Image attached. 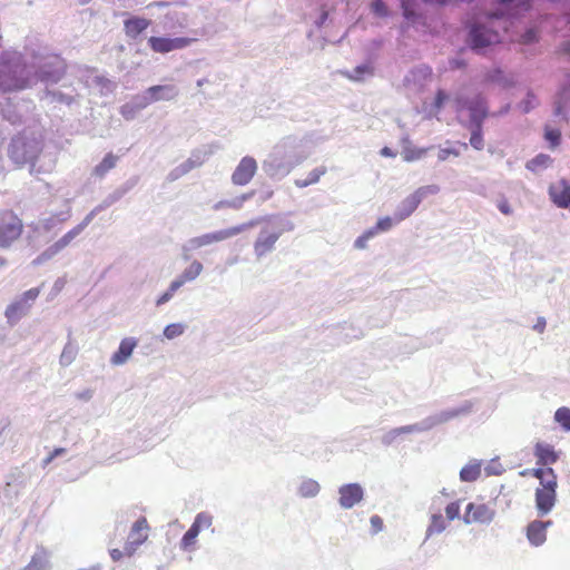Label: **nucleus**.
<instances>
[{
	"label": "nucleus",
	"instance_id": "1",
	"mask_svg": "<svg viewBox=\"0 0 570 570\" xmlns=\"http://www.w3.org/2000/svg\"><path fill=\"white\" fill-rule=\"evenodd\" d=\"M29 87L27 66L19 52H6L0 58V90L3 92L23 90Z\"/></svg>",
	"mask_w": 570,
	"mask_h": 570
},
{
	"label": "nucleus",
	"instance_id": "2",
	"mask_svg": "<svg viewBox=\"0 0 570 570\" xmlns=\"http://www.w3.org/2000/svg\"><path fill=\"white\" fill-rule=\"evenodd\" d=\"M41 151V144L33 137L19 134L14 136L8 147V156L18 165L36 159Z\"/></svg>",
	"mask_w": 570,
	"mask_h": 570
},
{
	"label": "nucleus",
	"instance_id": "3",
	"mask_svg": "<svg viewBox=\"0 0 570 570\" xmlns=\"http://www.w3.org/2000/svg\"><path fill=\"white\" fill-rule=\"evenodd\" d=\"M22 219L11 209L0 210V248H10L23 233Z\"/></svg>",
	"mask_w": 570,
	"mask_h": 570
},
{
	"label": "nucleus",
	"instance_id": "4",
	"mask_svg": "<svg viewBox=\"0 0 570 570\" xmlns=\"http://www.w3.org/2000/svg\"><path fill=\"white\" fill-rule=\"evenodd\" d=\"M558 480L547 481L535 490V508L540 517L547 515L557 502Z\"/></svg>",
	"mask_w": 570,
	"mask_h": 570
},
{
	"label": "nucleus",
	"instance_id": "5",
	"mask_svg": "<svg viewBox=\"0 0 570 570\" xmlns=\"http://www.w3.org/2000/svg\"><path fill=\"white\" fill-rule=\"evenodd\" d=\"M257 223H258L257 220H250V222L239 225V226H234V227L217 230L214 233L204 234L202 236L194 238L193 245L195 247H203V246L210 245L213 243L225 240L229 237H233V236L242 233L243 230H245L247 228H252V227L256 226Z\"/></svg>",
	"mask_w": 570,
	"mask_h": 570
},
{
	"label": "nucleus",
	"instance_id": "6",
	"mask_svg": "<svg viewBox=\"0 0 570 570\" xmlns=\"http://www.w3.org/2000/svg\"><path fill=\"white\" fill-rule=\"evenodd\" d=\"M193 39L187 37L167 38V37H150L148 39L149 48L157 53H168L174 50H180L188 47Z\"/></svg>",
	"mask_w": 570,
	"mask_h": 570
},
{
	"label": "nucleus",
	"instance_id": "7",
	"mask_svg": "<svg viewBox=\"0 0 570 570\" xmlns=\"http://www.w3.org/2000/svg\"><path fill=\"white\" fill-rule=\"evenodd\" d=\"M149 524L145 517L139 518L131 527L128 541L125 544L127 556H132L137 548L148 539Z\"/></svg>",
	"mask_w": 570,
	"mask_h": 570
},
{
	"label": "nucleus",
	"instance_id": "8",
	"mask_svg": "<svg viewBox=\"0 0 570 570\" xmlns=\"http://www.w3.org/2000/svg\"><path fill=\"white\" fill-rule=\"evenodd\" d=\"M495 515L493 509L485 503L470 502L466 505L463 521L470 523H490Z\"/></svg>",
	"mask_w": 570,
	"mask_h": 570
},
{
	"label": "nucleus",
	"instance_id": "9",
	"mask_svg": "<svg viewBox=\"0 0 570 570\" xmlns=\"http://www.w3.org/2000/svg\"><path fill=\"white\" fill-rule=\"evenodd\" d=\"M257 170V163L253 157L246 156L240 159L232 175V181L235 185L244 186L248 184Z\"/></svg>",
	"mask_w": 570,
	"mask_h": 570
},
{
	"label": "nucleus",
	"instance_id": "10",
	"mask_svg": "<svg viewBox=\"0 0 570 570\" xmlns=\"http://www.w3.org/2000/svg\"><path fill=\"white\" fill-rule=\"evenodd\" d=\"M471 45L473 49H481L500 42L498 31L485 30L483 27L474 26L470 31Z\"/></svg>",
	"mask_w": 570,
	"mask_h": 570
},
{
	"label": "nucleus",
	"instance_id": "11",
	"mask_svg": "<svg viewBox=\"0 0 570 570\" xmlns=\"http://www.w3.org/2000/svg\"><path fill=\"white\" fill-rule=\"evenodd\" d=\"M553 522L551 520L548 521H541V520H533L531 521L527 527V538L529 542L534 546L539 547L542 546L547 540V529L551 527Z\"/></svg>",
	"mask_w": 570,
	"mask_h": 570
},
{
	"label": "nucleus",
	"instance_id": "12",
	"mask_svg": "<svg viewBox=\"0 0 570 570\" xmlns=\"http://www.w3.org/2000/svg\"><path fill=\"white\" fill-rule=\"evenodd\" d=\"M471 118L476 121L475 128L471 132L470 145L481 150L484 147L483 134H482V120L487 117V110L483 106L481 108L470 107Z\"/></svg>",
	"mask_w": 570,
	"mask_h": 570
},
{
	"label": "nucleus",
	"instance_id": "13",
	"mask_svg": "<svg viewBox=\"0 0 570 570\" xmlns=\"http://www.w3.org/2000/svg\"><path fill=\"white\" fill-rule=\"evenodd\" d=\"M340 504L344 509H351L363 499V489L357 483L345 484L340 488Z\"/></svg>",
	"mask_w": 570,
	"mask_h": 570
},
{
	"label": "nucleus",
	"instance_id": "14",
	"mask_svg": "<svg viewBox=\"0 0 570 570\" xmlns=\"http://www.w3.org/2000/svg\"><path fill=\"white\" fill-rule=\"evenodd\" d=\"M549 195L552 202L561 208L570 206V184L559 180L549 187Z\"/></svg>",
	"mask_w": 570,
	"mask_h": 570
},
{
	"label": "nucleus",
	"instance_id": "15",
	"mask_svg": "<svg viewBox=\"0 0 570 570\" xmlns=\"http://www.w3.org/2000/svg\"><path fill=\"white\" fill-rule=\"evenodd\" d=\"M279 236H281L279 230L271 232L267 229H263L254 245V250H255L256 255L264 256L267 253H269L274 248V245L277 242V239L279 238Z\"/></svg>",
	"mask_w": 570,
	"mask_h": 570
},
{
	"label": "nucleus",
	"instance_id": "16",
	"mask_svg": "<svg viewBox=\"0 0 570 570\" xmlns=\"http://www.w3.org/2000/svg\"><path fill=\"white\" fill-rule=\"evenodd\" d=\"M534 455L537 463L543 466L553 464L559 459V454L554 451L553 446L543 442H538L534 445Z\"/></svg>",
	"mask_w": 570,
	"mask_h": 570
},
{
	"label": "nucleus",
	"instance_id": "17",
	"mask_svg": "<svg viewBox=\"0 0 570 570\" xmlns=\"http://www.w3.org/2000/svg\"><path fill=\"white\" fill-rule=\"evenodd\" d=\"M150 26V20L142 17H130L124 21L125 35L130 39H136Z\"/></svg>",
	"mask_w": 570,
	"mask_h": 570
},
{
	"label": "nucleus",
	"instance_id": "18",
	"mask_svg": "<svg viewBox=\"0 0 570 570\" xmlns=\"http://www.w3.org/2000/svg\"><path fill=\"white\" fill-rule=\"evenodd\" d=\"M421 203V196L419 191L410 195L407 198L404 199L401 209L396 213L395 217L397 222H401L409 217L419 206Z\"/></svg>",
	"mask_w": 570,
	"mask_h": 570
},
{
	"label": "nucleus",
	"instance_id": "19",
	"mask_svg": "<svg viewBox=\"0 0 570 570\" xmlns=\"http://www.w3.org/2000/svg\"><path fill=\"white\" fill-rule=\"evenodd\" d=\"M118 157L114 154H107L104 159L94 168L92 174L102 178L109 170L116 167Z\"/></svg>",
	"mask_w": 570,
	"mask_h": 570
},
{
	"label": "nucleus",
	"instance_id": "20",
	"mask_svg": "<svg viewBox=\"0 0 570 570\" xmlns=\"http://www.w3.org/2000/svg\"><path fill=\"white\" fill-rule=\"evenodd\" d=\"M153 100L170 99L176 95L174 86H153L148 89Z\"/></svg>",
	"mask_w": 570,
	"mask_h": 570
},
{
	"label": "nucleus",
	"instance_id": "21",
	"mask_svg": "<svg viewBox=\"0 0 570 570\" xmlns=\"http://www.w3.org/2000/svg\"><path fill=\"white\" fill-rule=\"evenodd\" d=\"M481 475V466L478 463L468 464L460 471V479L464 482H473Z\"/></svg>",
	"mask_w": 570,
	"mask_h": 570
},
{
	"label": "nucleus",
	"instance_id": "22",
	"mask_svg": "<svg viewBox=\"0 0 570 570\" xmlns=\"http://www.w3.org/2000/svg\"><path fill=\"white\" fill-rule=\"evenodd\" d=\"M326 173L325 167H317L313 169L305 179L295 180V185L299 188L307 187L309 185L316 184L320 178Z\"/></svg>",
	"mask_w": 570,
	"mask_h": 570
},
{
	"label": "nucleus",
	"instance_id": "23",
	"mask_svg": "<svg viewBox=\"0 0 570 570\" xmlns=\"http://www.w3.org/2000/svg\"><path fill=\"white\" fill-rule=\"evenodd\" d=\"M298 492L303 498H313L320 492V484L312 479L305 480L301 483Z\"/></svg>",
	"mask_w": 570,
	"mask_h": 570
},
{
	"label": "nucleus",
	"instance_id": "24",
	"mask_svg": "<svg viewBox=\"0 0 570 570\" xmlns=\"http://www.w3.org/2000/svg\"><path fill=\"white\" fill-rule=\"evenodd\" d=\"M446 528V523L444 518L441 514H433L431 518V523L428 527L426 534L428 537L441 533Z\"/></svg>",
	"mask_w": 570,
	"mask_h": 570
},
{
	"label": "nucleus",
	"instance_id": "25",
	"mask_svg": "<svg viewBox=\"0 0 570 570\" xmlns=\"http://www.w3.org/2000/svg\"><path fill=\"white\" fill-rule=\"evenodd\" d=\"M26 313V307L21 302L10 304L6 309V316L10 322L18 321Z\"/></svg>",
	"mask_w": 570,
	"mask_h": 570
},
{
	"label": "nucleus",
	"instance_id": "26",
	"mask_svg": "<svg viewBox=\"0 0 570 570\" xmlns=\"http://www.w3.org/2000/svg\"><path fill=\"white\" fill-rule=\"evenodd\" d=\"M137 346V340L134 337H126L121 341L118 351L114 356H130Z\"/></svg>",
	"mask_w": 570,
	"mask_h": 570
},
{
	"label": "nucleus",
	"instance_id": "27",
	"mask_svg": "<svg viewBox=\"0 0 570 570\" xmlns=\"http://www.w3.org/2000/svg\"><path fill=\"white\" fill-rule=\"evenodd\" d=\"M65 247H66V245L61 242V239H58L55 244H52L50 247H48L43 253H41L39 255V257L37 258V262L41 263V262L52 258Z\"/></svg>",
	"mask_w": 570,
	"mask_h": 570
},
{
	"label": "nucleus",
	"instance_id": "28",
	"mask_svg": "<svg viewBox=\"0 0 570 570\" xmlns=\"http://www.w3.org/2000/svg\"><path fill=\"white\" fill-rule=\"evenodd\" d=\"M554 420L563 430L570 431V409L567 406L559 407L554 413Z\"/></svg>",
	"mask_w": 570,
	"mask_h": 570
},
{
	"label": "nucleus",
	"instance_id": "29",
	"mask_svg": "<svg viewBox=\"0 0 570 570\" xmlns=\"http://www.w3.org/2000/svg\"><path fill=\"white\" fill-rule=\"evenodd\" d=\"M532 475L540 480V485L547 481L557 479V475L552 468H538L532 470Z\"/></svg>",
	"mask_w": 570,
	"mask_h": 570
},
{
	"label": "nucleus",
	"instance_id": "30",
	"mask_svg": "<svg viewBox=\"0 0 570 570\" xmlns=\"http://www.w3.org/2000/svg\"><path fill=\"white\" fill-rule=\"evenodd\" d=\"M199 530L191 524V527L187 530V532L184 534L180 547L183 550H188L190 547H193L196 542V538L199 534Z\"/></svg>",
	"mask_w": 570,
	"mask_h": 570
},
{
	"label": "nucleus",
	"instance_id": "31",
	"mask_svg": "<svg viewBox=\"0 0 570 570\" xmlns=\"http://www.w3.org/2000/svg\"><path fill=\"white\" fill-rule=\"evenodd\" d=\"M202 271L203 265L199 262L194 261L180 276L184 278L185 282H189L195 279L202 273Z\"/></svg>",
	"mask_w": 570,
	"mask_h": 570
},
{
	"label": "nucleus",
	"instance_id": "32",
	"mask_svg": "<svg viewBox=\"0 0 570 570\" xmlns=\"http://www.w3.org/2000/svg\"><path fill=\"white\" fill-rule=\"evenodd\" d=\"M426 153V149L415 148V147H406L402 151V157L405 161H414L422 158Z\"/></svg>",
	"mask_w": 570,
	"mask_h": 570
},
{
	"label": "nucleus",
	"instance_id": "33",
	"mask_svg": "<svg viewBox=\"0 0 570 570\" xmlns=\"http://www.w3.org/2000/svg\"><path fill=\"white\" fill-rule=\"evenodd\" d=\"M185 331V325L184 324H180V323H173V324H169L165 327L164 330V335L171 340V338H175L177 336H180Z\"/></svg>",
	"mask_w": 570,
	"mask_h": 570
},
{
	"label": "nucleus",
	"instance_id": "34",
	"mask_svg": "<svg viewBox=\"0 0 570 570\" xmlns=\"http://www.w3.org/2000/svg\"><path fill=\"white\" fill-rule=\"evenodd\" d=\"M544 137L550 142L551 147H556L559 145L561 134L559 129L547 127Z\"/></svg>",
	"mask_w": 570,
	"mask_h": 570
},
{
	"label": "nucleus",
	"instance_id": "35",
	"mask_svg": "<svg viewBox=\"0 0 570 570\" xmlns=\"http://www.w3.org/2000/svg\"><path fill=\"white\" fill-rule=\"evenodd\" d=\"M372 72H373L372 68L370 66H367V65L357 66L354 69L353 73L350 75V79L358 81V80L363 79V76L365 73L371 75Z\"/></svg>",
	"mask_w": 570,
	"mask_h": 570
},
{
	"label": "nucleus",
	"instance_id": "36",
	"mask_svg": "<svg viewBox=\"0 0 570 570\" xmlns=\"http://www.w3.org/2000/svg\"><path fill=\"white\" fill-rule=\"evenodd\" d=\"M445 514H446V518L450 521L459 518V515H460V502L459 501H454V502L449 503L446 505V508H445Z\"/></svg>",
	"mask_w": 570,
	"mask_h": 570
},
{
	"label": "nucleus",
	"instance_id": "37",
	"mask_svg": "<svg viewBox=\"0 0 570 570\" xmlns=\"http://www.w3.org/2000/svg\"><path fill=\"white\" fill-rule=\"evenodd\" d=\"M210 524H212V518L205 513L197 514V517L195 518V521L193 523V525H195L199 531L203 528H209Z\"/></svg>",
	"mask_w": 570,
	"mask_h": 570
},
{
	"label": "nucleus",
	"instance_id": "38",
	"mask_svg": "<svg viewBox=\"0 0 570 570\" xmlns=\"http://www.w3.org/2000/svg\"><path fill=\"white\" fill-rule=\"evenodd\" d=\"M393 226V220L391 217H383V218H380L375 225L374 228H372L371 230H374L375 234L377 232H385V230H389L391 227Z\"/></svg>",
	"mask_w": 570,
	"mask_h": 570
},
{
	"label": "nucleus",
	"instance_id": "39",
	"mask_svg": "<svg viewBox=\"0 0 570 570\" xmlns=\"http://www.w3.org/2000/svg\"><path fill=\"white\" fill-rule=\"evenodd\" d=\"M403 16L407 21H415V12L412 10V4L409 0H402Z\"/></svg>",
	"mask_w": 570,
	"mask_h": 570
},
{
	"label": "nucleus",
	"instance_id": "40",
	"mask_svg": "<svg viewBox=\"0 0 570 570\" xmlns=\"http://www.w3.org/2000/svg\"><path fill=\"white\" fill-rule=\"evenodd\" d=\"M372 10L375 14H377L380 17L387 16V8H386L385 3L383 2V0H373Z\"/></svg>",
	"mask_w": 570,
	"mask_h": 570
},
{
	"label": "nucleus",
	"instance_id": "41",
	"mask_svg": "<svg viewBox=\"0 0 570 570\" xmlns=\"http://www.w3.org/2000/svg\"><path fill=\"white\" fill-rule=\"evenodd\" d=\"M375 235L374 230H367L355 240V247L363 249L366 246L367 240Z\"/></svg>",
	"mask_w": 570,
	"mask_h": 570
},
{
	"label": "nucleus",
	"instance_id": "42",
	"mask_svg": "<svg viewBox=\"0 0 570 570\" xmlns=\"http://www.w3.org/2000/svg\"><path fill=\"white\" fill-rule=\"evenodd\" d=\"M448 99H449L448 94L444 90L439 89L435 95V99H434L435 109H438V110L441 109Z\"/></svg>",
	"mask_w": 570,
	"mask_h": 570
},
{
	"label": "nucleus",
	"instance_id": "43",
	"mask_svg": "<svg viewBox=\"0 0 570 570\" xmlns=\"http://www.w3.org/2000/svg\"><path fill=\"white\" fill-rule=\"evenodd\" d=\"M254 191L243 194L239 198L228 203V206L235 209L242 208L244 202L249 199L253 196Z\"/></svg>",
	"mask_w": 570,
	"mask_h": 570
},
{
	"label": "nucleus",
	"instance_id": "44",
	"mask_svg": "<svg viewBox=\"0 0 570 570\" xmlns=\"http://www.w3.org/2000/svg\"><path fill=\"white\" fill-rule=\"evenodd\" d=\"M80 233V227H76L71 230H69L67 234H65L60 239L61 242L68 246L71 240Z\"/></svg>",
	"mask_w": 570,
	"mask_h": 570
},
{
	"label": "nucleus",
	"instance_id": "45",
	"mask_svg": "<svg viewBox=\"0 0 570 570\" xmlns=\"http://www.w3.org/2000/svg\"><path fill=\"white\" fill-rule=\"evenodd\" d=\"M371 525L373 528V531L376 533L383 529V520L379 515H372L371 517Z\"/></svg>",
	"mask_w": 570,
	"mask_h": 570
},
{
	"label": "nucleus",
	"instance_id": "46",
	"mask_svg": "<svg viewBox=\"0 0 570 570\" xmlns=\"http://www.w3.org/2000/svg\"><path fill=\"white\" fill-rule=\"evenodd\" d=\"M498 208L504 215H510L512 213L509 202L505 198L499 202Z\"/></svg>",
	"mask_w": 570,
	"mask_h": 570
},
{
	"label": "nucleus",
	"instance_id": "47",
	"mask_svg": "<svg viewBox=\"0 0 570 570\" xmlns=\"http://www.w3.org/2000/svg\"><path fill=\"white\" fill-rule=\"evenodd\" d=\"M66 450L63 448L55 449L43 461V464H49L56 456L62 454Z\"/></svg>",
	"mask_w": 570,
	"mask_h": 570
},
{
	"label": "nucleus",
	"instance_id": "48",
	"mask_svg": "<svg viewBox=\"0 0 570 570\" xmlns=\"http://www.w3.org/2000/svg\"><path fill=\"white\" fill-rule=\"evenodd\" d=\"M186 282L181 276L177 277L175 281L171 282L169 285V291L174 294L178 288H180Z\"/></svg>",
	"mask_w": 570,
	"mask_h": 570
},
{
	"label": "nucleus",
	"instance_id": "49",
	"mask_svg": "<svg viewBox=\"0 0 570 570\" xmlns=\"http://www.w3.org/2000/svg\"><path fill=\"white\" fill-rule=\"evenodd\" d=\"M546 325H547L546 318L538 317L537 322L533 325V330L537 331L538 333H543L546 330Z\"/></svg>",
	"mask_w": 570,
	"mask_h": 570
},
{
	"label": "nucleus",
	"instance_id": "50",
	"mask_svg": "<svg viewBox=\"0 0 570 570\" xmlns=\"http://www.w3.org/2000/svg\"><path fill=\"white\" fill-rule=\"evenodd\" d=\"M450 155L459 156V151L449 148L441 149L439 154V159L445 160Z\"/></svg>",
	"mask_w": 570,
	"mask_h": 570
},
{
	"label": "nucleus",
	"instance_id": "51",
	"mask_svg": "<svg viewBox=\"0 0 570 570\" xmlns=\"http://www.w3.org/2000/svg\"><path fill=\"white\" fill-rule=\"evenodd\" d=\"M173 293L167 289L161 296H159V298L157 299L156 304L157 306H160L163 304H165L166 302H168L171 297H173Z\"/></svg>",
	"mask_w": 570,
	"mask_h": 570
},
{
	"label": "nucleus",
	"instance_id": "52",
	"mask_svg": "<svg viewBox=\"0 0 570 570\" xmlns=\"http://www.w3.org/2000/svg\"><path fill=\"white\" fill-rule=\"evenodd\" d=\"M38 295H39V289H37V288H31V289H29V291L24 292V294H23V298H24L26 301H29V299H30V301H33V299H36V298L38 297Z\"/></svg>",
	"mask_w": 570,
	"mask_h": 570
},
{
	"label": "nucleus",
	"instance_id": "53",
	"mask_svg": "<svg viewBox=\"0 0 570 570\" xmlns=\"http://www.w3.org/2000/svg\"><path fill=\"white\" fill-rule=\"evenodd\" d=\"M124 553H126V552H125V551L122 552V551H121V550H119V549H112V550L110 551V557H111V559H112L114 561H119V560L122 558Z\"/></svg>",
	"mask_w": 570,
	"mask_h": 570
},
{
	"label": "nucleus",
	"instance_id": "54",
	"mask_svg": "<svg viewBox=\"0 0 570 570\" xmlns=\"http://www.w3.org/2000/svg\"><path fill=\"white\" fill-rule=\"evenodd\" d=\"M535 38V33L533 30H529L528 32H525L523 36H522V42L524 43H529L531 42L532 40H534Z\"/></svg>",
	"mask_w": 570,
	"mask_h": 570
},
{
	"label": "nucleus",
	"instance_id": "55",
	"mask_svg": "<svg viewBox=\"0 0 570 570\" xmlns=\"http://www.w3.org/2000/svg\"><path fill=\"white\" fill-rule=\"evenodd\" d=\"M381 155L384 156V157H395V153L389 148V147H384L381 149Z\"/></svg>",
	"mask_w": 570,
	"mask_h": 570
},
{
	"label": "nucleus",
	"instance_id": "56",
	"mask_svg": "<svg viewBox=\"0 0 570 570\" xmlns=\"http://www.w3.org/2000/svg\"><path fill=\"white\" fill-rule=\"evenodd\" d=\"M8 264V261L4 257L0 256V268L4 267Z\"/></svg>",
	"mask_w": 570,
	"mask_h": 570
},
{
	"label": "nucleus",
	"instance_id": "57",
	"mask_svg": "<svg viewBox=\"0 0 570 570\" xmlns=\"http://www.w3.org/2000/svg\"><path fill=\"white\" fill-rule=\"evenodd\" d=\"M207 82H208V80H207V79H199V80L197 81V86H198V87H202L204 83H207Z\"/></svg>",
	"mask_w": 570,
	"mask_h": 570
},
{
	"label": "nucleus",
	"instance_id": "58",
	"mask_svg": "<svg viewBox=\"0 0 570 570\" xmlns=\"http://www.w3.org/2000/svg\"><path fill=\"white\" fill-rule=\"evenodd\" d=\"M126 358H121V357H118V358H114V363L117 365V364H121L124 363Z\"/></svg>",
	"mask_w": 570,
	"mask_h": 570
}]
</instances>
